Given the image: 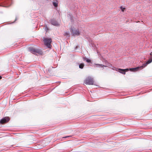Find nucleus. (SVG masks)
<instances>
[{"mask_svg": "<svg viewBox=\"0 0 152 152\" xmlns=\"http://www.w3.org/2000/svg\"><path fill=\"white\" fill-rule=\"evenodd\" d=\"M28 50L31 53L34 54H36L37 53L41 54L42 53V52L40 49H35L33 47H29L28 48Z\"/></svg>", "mask_w": 152, "mask_h": 152, "instance_id": "1", "label": "nucleus"}, {"mask_svg": "<svg viewBox=\"0 0 152 152\" xmlns=\"http://www.w3.org/2000/svg\"><path fill=\"white\" fill-rule=\"evenodd\" d=\"M45 45L48 48H51V43L52 42V40L51 38H45L44 39Z\"/></svg>", "mask_w": 152, "mask_h": 152, "instance_id": "2", "label": "nucleus"}, {"mask_svg": "<svg viewBox=\"0 0 152 152\" xmlns=\"http://www.w3.org/2000/svg\"><path fill=\"white\" fill-rule=\"evenodd\" d=\"M94 83L93 78L90 76L88 77L84 81V83L86 85H93Z\"/></svg>", "mask_w": 152, "mask_h": 152, "instance_id": "3", "label": "nucleus"}, {"mask_svg": "<svg viewBox=\"0 0 152 152\" xmlns=\"http://www.w3.org/2000/svg\"><path fill=\"white\" fill-rule=\"evenodd\" d=\"M143 68V66H138L136 67L129 68V70L131 72H136L142 69Z\"/></svg>", "mask_w": 152, "mask_h": 152, "instance_id": "4", "label": "nucleus"}, {"mask_svg": "<svg viewBox=\"0 0 152 152\" xmlns=\"http://www.w3.org/2000/svg\"><path fill=\"white\" fill-rule=\"evenodd\" d=\"M71 31L72 32L74 36L75 35H79L80 34V32L77 29H75L73 28H71Z\"/></svg>", "mask_w": 152, "mask_h": 152, "instance_id": "5", "label": "nucleus"}, {"mask_svg": "<svg viewBox=\"0 0 152 152\" xmlns=\"http://www.w3.org/2000/svg\"><path fill=\"white\" fill-rule=\"evenodd\" d=\"M10 118L8 117H4L0 120V123L3 124L4 123H6L9 121Z\"/></svg>", "mask_w": 152, "mask_h": 152, "instance_id": "6", "label": "nucleus"}, {"mask_svg": "<svg viewBox=\"0 0 152 152\" xmlns=\"http://www.w3.org/2000/svg\"><path fill=\"white\" fill-rule=\"evenodd\" d=\"M50 21L52 25L54 26H57L59 25L58 22L54 19H51Z\"/></svg>", "mask_w": 152, "mask_h": 152, "instance_id": "7", "label": "nucleus"}, {"mask_svg": "<svg viewBox=\"0 0 152 152\" xmlns=\"http://www.w3.org/2000/svg\"><path fill=\"white\" fill-rule=\"evenodd\" d=\"M115 70L116 71H117L118 72H119L122 73L124 75L125 74V69L120 68H116Z\"/></svg>", "mask_w": 152, "mask_h": 152, "instance_id": "8", "label": "nucleus"}, {"mask_svg": "<svg viewBox=\"0 0 152 152\" xmlns=\"http://www.w3.org/2000/svg\"><path fill=\"white\" fill-rule=\"evenodd\" d=\"M152 62V56L151 57V58L149 59L147 61V62L145 64H143L142 66H143V68L146 66L148 64H149Z\"/></svg>", "mask_w": 152, "mask_h": 152, "instance_id": "9", "label": "nucleus"}, {"mask_svg": "<svg viewBox=\"0 0 152 152\" xmlns=\"http://www.w3.org/2000/svg\"><path fill=\"white\" fill-rule=\"evenodd\" d=\"M12 0H5V4H7V6H6L5 7L9 6L11 4Z\"/></svg>", "mask_w": 152, "mask_h": 152, "instance_id": "10", "label": "nucleus"}, {"mask_svg": "<svg viewBox=\"0 0 152 152\" xmlns=\"http://www.w3.org/2000/svg\"><path fill=\"white\" fill-rule=\"evenodd\" d=\"M83 59L84 61H85L88 63H91V60L88 59L86 57H83Z\"/></svg>", "mask_w": 152, "mask_h": 152, "instance_id": "11", "label": "nucleus"}, {"mask_svg": "<svg viewBox=\"0 0 152 152\" xmlns=\"http://www.w3.org/2000/svg\"><path fill=\"white\" fill-rule=\"evenodd\" d=\"M94 65L96 66L97 67H102L103 66L106 67L107 66L102 64H95Z\"/></svg>", "mask_w": 152, "mask_h": 152, "instance_id": "12", "label": "nucleus"}, {"mask_svg": "<svg viewBox=\"0 0 152 152\" xmlns=\"http://www.w3.org/2000/svg\"><path fill=\"white\" fill-rule=\"evenodd\" d=\"M52 4L53 5L56 7H57L58 6V3L57 0L53 1Z\"/></svg>", "mask_w": 152, "mask_h": 152, "instance_id": "13", "label": "nucleus"}, {"mask_svg": "<svg viewBox=\"0 0 152 152\" xmlns=\"http://www.w3.org/2000/svg\"><path fill=\"white\" fill-rule=\"evenodd\" d=\"M79 68L81 69H83L84 67V64L83 63H81L79 64Z\"/></svg>", "mask_w": 152, "mask_h": 152, "instance_id": "14", "label": "nucleus"}, {"mask_svg": "<svg viewBox=\"0 0 152 152\" xmlns=\"http://www.w3.org/2000/svg\"><path fill=\"white\" fill-rule=\"evenodd\" d=\"M69 31L68 32H65L64 33V35L66 36H69Z\"/></svg>", "mask_w": 152, "mask_h": 152, "instance_id": "15", "label": "nucleus"}, {"mask_svg": "<svg viewBox=\"0 0 152 152\" xmlns=\"http://www.w3.org/2000/svg\"><path fill=\"white\" fill-rule=\"evenodd\" d=\"M44 30L47 32L48 30H49L48 28L47 25H45L44 26Z\"/></svg>", "mask_w": 152, "mask_h": 152, "instance_id": "16", "label": "nucleus"}, {"mask_svg": "<svg viewBox=\"0 0 152 152\" xmlns=\"http://www.w3.org/2000/svg\"><path fill=\"white\" fill-rule=\"evenodd\" d=\"M72 137V136L70 135V136H66V137H64L63 138H67L68 137Z\"/></svg>", "mask_w": 152, "mask_h": 152, "instance_id": "17", "label": "nucleus"}, {"mask_svg": "<svg viewBox=\"0 0 152 152\" xmlns=\"http://www.w3.org/2000/svg\"><path fill=\"white\" fill-rule=\"evenodd\" d=\"M125 71H128L129 70V69H125Z\"/></svg>", "mask_w": 152, "mask_h": 152, "instance_id": "18", "label": "nucleus"}, {"mask_svg": "<svg viewBox=\"0 0 152 152\" xmlns=\"http://www.w3.org/2000/svg\"><path fill=\"white\" fill-rule=\"evenodd\" d=\"M18 18L17 16L16 17L15 19V21L17 20L18 19Z\"/></svg>", "mask_w": 152, "mask_h": 152, "instance_id": "19", "label": "nucleus"}, {"mask_svg": "<svg viewBox=\"0 0 152 152\" xmlns=\"http://www.w3.org/2000/svg\"><path fill=\"white\" fill-rule=\"evenodd\" d=\"M150 55L152 56V52L150 53Z\"/></svg>", "mask_w": 152, "mask_h": 152, "instance_id": "20", "label": "nucleus"}, {"mask_svg": "<svg viewBox=\"0 0 152 152\" xmlns=\"http://www.w3.org/2000/svg\"><path fill=\"white\" fill-rule=\"evenodd\" d=\"M2 78V77L0 75V79H1Z\"/></svg>", "mask_w": 152, "mask_h": 152, "instance_id": "21", "label": "nucleus"}]
</instances>
